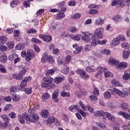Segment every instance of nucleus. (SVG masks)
Listing matches in <instances>:
<instances>
[{"mask_svg": "<svg viewBox=\"0 0 130 130\" xmlns=\"http://www.w3.org/2000/svg\"><path fill=\"white\" fill-rule=\"evenodd\" d=\"M12 77L13 79H15V80H22V78H23L19 73H18V74H13Z\"/></svg>", "mask_w": 130, "mask_h": 130, "instance_id": "obj_30", "label": "nucleus"}, {"mask_svg": "<svg viewBox=\"0 0 130 130\" xmlns=\"http://www.w3.org/2000/svg\"><path fill=\"white\" fill-rule=\"evenodd\" d=\"M31 41L32 42H34V43H41L42 42L41 41L36 38H32Z\"/></svg>", "mask_w": 130, "mask_h": 130, "instance_id": "obj_57", "label": "nucleus"}, {"mask_svg": "<svg viewBox=\"0 0 130 130\" xmlns=\"http://www.w3.org/2000/svg\"><path fill=\"white\" fill-rule=\"evenodd\" d=\"M121 46L122 48H124V49H128L130 48V44L126 42H124L121 44Z\"/></svg>", "mask_w": 130, "mask_h": 130, "instance_id": "obj_33", "label": "nucleus"}, {"mask_svg": "<svg viewBox=\"0 0 130 130\" xmlns=\"http://www.w3.org/2000/svg\"><path fill=\"white\" fill-rule=\"evenodd\" d=\"M34 0H25L23 1V6L24 8H29L30 7V2H33Z\"/></svg>", "mask_w": 130, "mask_h": 130, "instance_id": "obj_29", "label": "nucleus"}, {"mask_svg": "<svg viewBox=\"0 0 130 130\" xmlns=\"http://www.w3.org/2000/svg\"><path fill=\"white\" fill-rule=\"evenodd\" d=\"M11 126V124L9 122H5L4 123H3V125L2 127H5V128H9Z\"/></svg>", "mask_w": 130, "mask_h": 130, "instance_id": "obj_61", "label": "nucleus"}, {"mask_svg": "<svg viewBox=\"0 0 130 130\" xmlns=\"http://www.w3.org/2000/svg\"><path fill=\"white\" fill-rule=\"evenodd\" d=\"M127 67V63L125 62H121L120 64L117 66V69L118 70H123Z\"/></svg>", "mask_w": 130, "mask_h": 130, "instance_id": "obj_19", "label": "nucleus"}, {"mask_svg": "<svg viewBox=\"0 0 130 130\" xmlns=\"http://www.w3.org/2000/svg\"><path fill=\"white\" fill-rule=\"evenodd\" d=\"M41 115L43 118H47L49 115V111L47 109L43 110L41 112Z\"/></svg>", "mask_w": 130, "mask_h": 130, "instance_id": "obj_18", "label": "nucleus"}, {"mask_svg": "<svg viewBox=\"0 0 130 130\" xmlns=\"http://www.w3.org/2000/svg\"><path fill=\"white\" fill-rule=\"evenodd\" d=\"M72 59V56L71 55H67L65 57L64 63L66 64H69L70 62H71V60Z\"/></svg>", "mask_w": 130, "mask_h": 130, "instance_id": "obj_32", "label": "nucleus"}, {"mask_svg": "<svg viewBox=\"0 0 130 130\" xmlns=\"http://www.w3.org/2000/svg\"><path fill=\"white\" fill-rule=\"evenodd\" d=\"M19 35H20V30H15L14 31V37L15 38L19 37Z\"/></svg>", "mask_w": 130, "mask_h": 130, "instance_id": "obj_62", "label": "nucleus"}, {"mask_svg": "<svg viewBox=\"0 0 130 130\" xmlns=\"http://www.w3.org/2000/svg\"><path fill=\"white\" fill-rule=\"evenodd\" d=\"M104 31V29L102 27H99L95 29L94 35L91 36V38H97L98 39H101L103 37L102 33Z\"/></svg>", "mask_w": 130, "mask_h": 130, "instance_id": "obj_4", "label": "nucleus"}, {"mask_svg": "<svg viewBox=\"0 0 130 130\" xmlns=\"http://www.w3.org/2000/svg\"><path fill=\"white\" fill-rule=\"evenodd\" d=\"M9 48H14L15 45L13 42H8L6 43Z\"/></svg>", "mask_w": 130, "mask_h": 130, "instance_id": "obj_51", "label": "nucleus"}, {"mask_svg": "<svg viewBox=\"0 0 130 130\" xmlns=\"http://www.w3.org/2000/svg\"><path fill=\"white\" fill-rule=\"evenodd\" d=\"M25 46L22 44H18L15 47V49L17 50H23Z\"/></svg>", "mask_w": 130, "mask_h": 130, "instance_id": "obj_37", "label": "nucleus"}, {"mask_svg": "<svg viewBox=\"0 0 130 130\" xmlns=\"http://www.w3.org/2000/svg\"><path fill=\"white\" fill-rule=\"evenodd\" d=\"M105 68H102V67H99L97 69L98 72L95 74V77L96 78H98V77H101V75H102V73H104V71L105 70Z\"/></svg>", "mask_w": 130, "mask_h": 130, "instance_id": "obj_14", "label": "nucleus"}, {"mask_svg": "<svg viewBox=\"0 0 130 130\" xmlns=\"http://www.w3.org/2000/svg\"><path fill=\"white\" fill-rule=\"evenodd\" d=\"M101 52L103 54H106V55H109V54H110V50L109 49H104L101 51Z\"/></svg>", "mask_w": 130, "mask_h": 130, "instance_id": "obj_50", "label": "nucleus"}, {"mask_svg": "<svg viewBox=\"0 0 130 130\" xmlns=\"http://www.w3.org/2000/svg\"><path fill=\"white\" fill-rule=\"evenodd\" d=\"M78 104L79 106H80V107L82 108V109H83V110H86V109H87V107L85 106V105H84L83 102L80 101L78 103Z\"/></svg>", "mask_w": 130, "mask_h": 130, "instance_id": "obj_49", "label": "nucleus"}, {"mask_svg": "<svg viewBox=\"0 0 130 130\" xmlns=\"http://www.w3.org/2000/svg\"><path fill=\"white\" fill-rule=\"evenodd\" d=\"M129 78H130V71L129 70H126L122 76V79H124L125 81H127L129 80Z\"/></svg>", "mask_w": 130, "mask_h": 130, "instance_id": "obj_15", "label": "nucleus"}, {"mask_svg": "<svg viewBox=\"0 0 130 130\" xmlns=\"http://www.w3.org/2000/svg\"><path fill=\"white\" fill-rule=\"evenodd\" d=\"M72 18L73 19H75V20H77L78 19H79V18H81V14L79 13H75L74 16H72Z\"/></svg>", "mask_w": 130, "mask_h": 130, "instance_id": "obj_60", "label": "nucleus"}, {"mask_svg": "<svg viewBox=\"0 0 130 130\" xmlns=\"http://www.w3.org/2000/svg\"><path fill=\"white\" fill-rule=\"evenodd\" d=\"M94 115L96 117H102V116H106L107 118H108L109 120H111L112 121H115V117H114L113 115L107 112H105L103 110H100L95 112L94 113Z\"/></svg>", "mask_w": 130, "mask_h": 130, "instance_id": "obj_3", "label": "nucleus"}, {"mask_svg": "<svg viewBox=\"0 0 130 130\" xmlns=\"http://www.w3.org/2000/svg\"><path fill=\"white\" fill-rule=\"evenodd\" d=\"M7 42V37L2 36L0 38V43L1 44H5Z\"/></svg>", "mask_w": 130, "mask_h": 130, "instance_id": "obj_44", "label": "nucleus"}, {"mask_svg": "<svg viewBox=\"0 0 130 130\" xmlns=\"http://www.w3.org/2000/svg\"><path fill=\"white\" fill-rule=\"evenodd\" d=\"M109 63L111 66H117L118 64V62L117 60L114 59H111L109 60Z\"/></svg>", "mask_w": 130, "mask_h": 130, "instance_id": "obj_25", "label": "nucleus"}, {"mask_svg": "<svg viewBox=\"0 0 130 130\" xmlns=\"http://www.w3.org/2000/svg\"><path fill=\"white\" fill-rule=\"evenodd\" d=\"M54 74V70L50 69L47 71L46 73V77H50V76H52V75Z\"/></svg>", "mask_w": 130, "mask_h": 130, "instance_id": "obj_28", "label": "nucleus"}, {"mask_svg": "<svg viewBox=\"0 0 130 130\" xmlns=\"http://www.w3.org/2000/svg\"><path fill=\"white\" fill-rule=\"evenodd\" d=\"M26 71L25 70V69L24 68H22L20 70V72H19V74H20V76H21L23 78V77H24V76L26 75Z\"/></svg>", "mask_w": 130, "mask_h": 130, "instance_id": "obj_56", "label": "nucleus"}, {"mask_svg": "<svg viewBox=\"0 0 130 130\" xmlns=\"http://www.w3.org/2000/svg\"><path fill=\"white\" fill-rule=\"evenodd\" d=\"M43 82L42 83V88L45 89H54L55 84L53 83V78L44 77Z\"/></svg>", "mask_w": 130, "mask_h": 130, "instance_id": "obj_2", "label": "nucleus"}, {"mask_svg": "<svg viewBox=\"0 0 130 130\" xmlns=\"http://www.w3.org/2000/svg\"><path fill=\"white\" fill-rule=\"evenodd\" d=\"M120 41H119V39L118 38H114L111 42L110 45L111 46H117L119 45Z\"/></svg>", "mask_w": 130, "mask_h": 130, "instance_id": "obj_17", "label": "nucleus"}, {"mask_svg": "<svg viewBox=\"0 0 130 130\" xmlns=\"http://www.w3.org/2000/svg\"><path fill=\"white\" fill-rule=\"evenodd\" d=\"M82 49L83 47L81 46L76 48V50L74 51V54H78V53H80V52H81V50H82Z\"/></svg>", "mask_w": 130, "mask_h": 130, "instance_id": "obj_45", "label": "nucleus"}, {"mask_svg": "<svg viewBox=\"0 0 130 130\" xmlns=\"http://www.w3.org/2000/svg\"><path fill=\"white\" fill-rule=\"evenodd\" d=\"M104 97L105 99H109V98H111V93L109 91H107L104 93Z\"/></svg>", "mask_w": 130, "mask_h": 130, "instance_id": "obj_38", "label": "nucleus"}, {"mask_svg": "<svg viewBox=\"0 0 130 130\" xmlns=\"http://www.w3.org/2000/svg\"><path fill=\"white\" fill-rule=\"evenodd\" d=\"M48 62H49L50 63H54L55 60L54 58L52 56H49L48 59Z\"/></svg>", "mask_w": 130, "mask_h": 130, "instance_id": "obj_59", "label": "nucleus"}, {"mask_svg": "<svg viewBox=\"0 0 130 130\" xmlns=\"http://www.w3.org/2000/svg\"><path fill=\"white\" fill-rule=\"evenodd\" d=\"M107 71V69H105L104 74L105 77L106 78H111V77H113V74H112V73Z\"/></svg>", "mask_w": 130, "mask_h": 130, "instance_id": "obj_23", "label": "nucleus"}, {"mask_svg": "<svg viewBox=\"0 0 130 130\" xmlns=\"http://www.w3.org/2000/svg\"><path fill=\"white\" fill-rule=\"evenodd\" d=\"M93 40L91 42V45L92 46H96V45L98 44H101V45H103L104 44H106V40H104L103 41H100L99 39L96 38H92Z\"/></svg>", "mask_w": 130, "mask_h": 130, "instance_id": "obj_7", "label": "nucleus"}, {"mask_svg": "<svg viewBox=\"0 0 130 130\" xmlns=\"http://www.w3.org/2000/svg\"><path fill=\"white\" fill-rule=\"evenodd\" d=\"M89 75L85 72L84 73L83 75L81 77L83 80H88L89 79Z\"/></svg>", "mask_w": 130, "mask_h": 130, "instance_id": "obj_58", "label": "nucleus"}, {"mask_svg": "<svg viewBox=\"0 0 130 130\" xmlns=\"http://www.w3.org/2000/svg\"><path fill=\"white\" fill-rule=\"evenodd\" d=\"M8 60V57L6 55H3L0 57V62L2 63H6Z\"/></svg>", "mask_w": 130, "mask_h": 130, "instance_id": "obj_36", "label": "nucleus"}, {"mask_svg": "<svg viewBox=\"0 0 130 130\" xmlns=\"http://www.w3.org/2000/svg\"><path fill=\"white\" fill-rule=\"evenodd\" d=\"M89 98L91 101H97L98 98L94 95L89 96Z\"/></svg>", "mask_w": 130, "mask_h": 130, "instance_id": "obj_63", "label": "nucleus"}, {"mask_svg": "<svg viewBox=\"0 0 130 130\" xmlns=\"http://www.w3.org/2000/svg\"><path fill=\"white\" fill-rule=\"evenodd\" d=\"M9 116L11 118H16V113L14 112H11L9 113Z\"/></svg>", "mask_w": 130, "mask_h": 130, "instance_id": "obj_64", "label": "nucleus"}, {"mask_svg": "<svg viewBox=\"0 0 130 130\" xmlns=\"http://www.w3.org/2000/svg\"><path fill=\"white\" fill-rule=\"evenodd\" d=\"M1 118H2L3 119V120H4V121L5 122H10V118L6 114L2 115H1Z\"/></svg>", "mask_w": 130, "mask_h": 130, "instance_id": "obj_40", "label": "nucleus"}, {"mask_svg": "<svg viewBox=\"0 0 130 130\" xmlns=\"http://www.w3.org/2000/svg\"><path fill=\"white\" fill-rule=\"evenodd\" d=\"M19 4H20V2H19L18 0L13 1L10 3V7H11V8H15V7H17Z\"/></svg>", "mask_w": 130, "mask_h": 130, "instance_id": "obj_26", "label": "nucleus"}, {"mask_svg": "<svg viewBox=\"0 0 130 130\" xmlns=\"http://www.w3.org/2000/svg\"><path fill=\"white\" fill-rule=\"evenodd\" d=\"M109 90L112 95H114L115 94H117L120 97H125V94L124 93L122 92V91L116 89V88H114L113 89H110Z\"/></svg>", "mask_w": 130, "mask_h": 130, "instance_id": "obj_9", "label": "nucleus"}, {"mask_svg": "<svg viewBox=\"0 0 130 130\" xmlns=\"http://www.w3.org/2000/svg\"><path fill=\"white\" fill-rule=\"evenodd\" d=\"M39 38L47 43H49V42L52 41V37L50 35L40 34L39 35Z\"/></svg>", "mask_w": 130, "mask_h": 130, "instance_id": "obj_8", "label": "nucleus"}, {"mask_svg": "<svg viewBox=\"0 0 130 130\" xmlns=\"http://www.w3.org/2000/svg\"><path fill=\"white\" fill-rule=\"evenodd\" d=\"M119 115H122V116L125 118V119H127V120H130V114L126 113L125 112L119 111L118 113Z\"/></svg>", "mask_w": 130, "mask_h": 130, "instance_id": "obj_13", "label": "nucleus"}, {"mask_svg": "<svg viewBox=\"0 0 130 130\" xmlns=\"http://www.w3.org/2000/svg\"><path fill=\"white\" fill-rule=\"evenodd\" d=\"M55 120V118L54 116H51L47 120V123H53V122H54Z\"/></svg>", "mask_w": 130, "mask_h": 130, "instance_id": "obj_39", "label": "nucleus"}, {"mask_svg": "<svg viewBox=\"0 0 130 130\" xmlns=\"http://www.w3.org/2000/svg\"><path fill=\"white\" fill-rule=\"evenodd\" d=\"M113 21L114 22H122V17L119 15H115L112 18Z\"/></svg>", "mask_w": 130, "mask_h": 130, "instance_id": "obj_21", "label": "nucleus"}, {"mask_svg": "<svg viewBox=\"0 0 130 130\" xmlns=\"http://www.w3.org/2000/svg\"><path fill=\"white\" fill-rule=\"evenodd\" d=\"M25 118H26L24 117V116H23V114H22V115H19L18 116V120H19V122L20 123H22V124L25 123Z\"/></svg>", "mask_w": 130, "mask_h": 130, "instance_id": "obj_31", "label": "nucleus"}, {"mask_svg": "<svg viewBox=\"0 0 130 130\" xmlns=\"http://www.w3.org/2000/svg\"><path fill=\"white\" fill-rule=\"evenodd\" d=\"M8 50V47H7L5 45H2L0 46V51L2 52H5V51H7Z\"/></svg>", "mask_w": 130, "mask_h": 130, "instance_id": "obj_55", "label": "nucleus"}, {"mask_svg": "<svg viewBox=\"0 0 130 130\" xmlns=\"http://www.w3.org/2000/svg\"><path fill=\"white\" fill-rule=\"evenodd\" d=\"M84 35H82V40L88 42L90 41V37H91V34L89 32H83Z\"/></svg>", "mask_w": 130, "mask_h": 130, "instance_id": "obj_12", "label": "nucleus"}, {"mask_svg": "<svg viewBox=\"0 0 130 130\" xmlns=\"http://www.w3.org/2000/svg\"><path fill=\"white\" fill-rule=\"evenodd\" d=\"M28 113H29V115L26 113H23V116L25 118L27 124H30L31 123H36L39 120V115L36 113L35 109L30 108L28 110Z\"/></svg>", "mask_w": 130, "mask_h": 130, "instance_id": "obj_1", "label": "nucleus"}, {"mask_svg": "<svg viewBox=\"0 0 130 130\" xmlns=\"http://www.w3.org/2000/svg\"><path fill=\"white\" fill-rule=\"evenodd\" d=\"M61 96H62V97H71V94L68 92H66V91H62V92H61Z\"/></svg>", "mask_w": 130, "mask_h": 130, "instance_id": "obj_46", "label": "nucleus"}, {"mask_svg": "<svg viewBox=\"0 0 130 130\" xmlns=\"http://www.w3.org/2000/svg\"><path fill=\"white\" fill-rule=\"evenodd\" d=\"M20 99L21 97H20V95L18 94L13 95V101H14V102H18V101H20Z\"/></svg>", "mask_w": 130, "mask_h": 130, "instance_id": "obj_42", "label": "nucleus"}, {"mask_svg": "<svg viewBox=\"0 0 130 130\" xmlns=\"http://www.w3.org/2000/svg\"><path fill=\"white\" fill-rule=\"evenodd\" d=\"M86 72H88V73H93L94 72H96V69H93L90 67H88L86 69Z\"/></svg>", "mask_w": 130, "mask_h": 130, "instance_id": "obj_54", "label": "nucleus"}, {"mask_svg": "<svg viewBox=\"0 0 130 130\" xmlns=\"http://www.w3.org/2000/svg\"><path fill=\"white\" fill-rule=\"evenodd\" d=\"M86 71L83 70V69H78L77 70V73L78 75H80L81 76V77L82 76V75H83V74L84 73H85Z\"/></svg>", "mask_w": 130, "mask_h": 130, "instance_id": "obj_53", "label": "nucleus"}, {"mask_svg": "<svg viewBox=\"0 0 130 130\" xmlns=\"http://www.w3.org/2000/svg\"><path fill=\"white\" fill-rule=\"evenodd\" d=\"M104 23V20L102 19L101 17H98L95 20V25L100 26Z\"/></svg>", "mask_w": 130, "mask_h": 130, "instance_id": "obj_22", "label": "nucleus"}, {"mask_svg": "<svg viewBox=\"0 0 130 130\" xmlns=\"http://www.w3.org/2000/svg\"><path fill=\"white\" fill-rule=\"evenodd\" d=\"M69 71L70 68H69V67L65 66L64 69L61 71V73H62V74H65L66 75L68 74V73H69Z\"/></svg>", "mask_w": 130, "mask_h": 130, "instance_id": "obj_48", "label": "nucleus"}, {"mask_svg": "<svg viewBox=\"0 0 130 130\" xmlns=\"http://www.w3.org/2000/svg\"><path fill=\"white\" fill-rule=\"evenodd\" d=\"M69 110L72 112H76V111H77H77H78V112L81 114L82 116H83V117H86V116H87V115H88V113L84 112L81 109H78V107L75 105H72L71 106H70L69 108Z\"/></svg>", "mask_w": 130, "mask_h": 130, "instance_id": "obj_5", "label": "nucleus"}, {"mask_svg": "<svg viewBox=\"0 0 130 130\" xmlns=\"http://www.w3.org/2000/svg\"><path fill=\"white\" fill-rule=\"evenodd\" d=\"M58 93H59V90L56 89L54 91L52 94V98L54 101H56V102H57V101H58V100H57Z\"/></svg>", "mask_w": 130, "mask_h": 130, "instance_id": "obj_20", "label": "nucleus"}, {"mask_svg": "<svg viewBox=\"0 0 130 130\" xmlns=\"http://www.w3.org/2000/svg\"><path fill=\"white\" fill-rule=\"evenodd\" d=\"M49 57V56H48L46 54H44L42 58V62L44 63V62L48 61Z\"/></svg>", "mask_w": 130, "mask_h": 130, "instance_id": "obj_35", "label": "nucleus"}, {"mask_svg": "<svg viewBox=\"0 0 130 130\" xmlns=\"http://www.w3.org/2000/svg\"><path fill=\"white\" fill-rule=\"evenodd\" d=\"M123 58L127 59L129 56V54H128V52L127 51H123L122 54Z\"/></svg>", "mask_w": 130, "mask_h": 130, "instance_id": "obj_52", "label": "nucleus"}, {"mask_svg": "<svg viewBox=\"0 0 130 130\" xmlns=\"http://www.w3.org/2000/svg\"><path fill=\"white\" fill-rule=\"evenodd\" d=\"M120 107L123 110H125V111H127V110L128 109V108L129 107L128 106V105L125 103H123L121 104Z\"/></svg>", "mask_w": 130, "mask_h": 130, "instance_id": "obj_43", "label": "nucleus"}, {"mask_svg": "<svg viewBox=\"0 0 130 130\" xmlns=\"http://www.w3.org/2000/svg\"><path fill=\"white\" fill-rule=\"evenodd\" d=\"M35 57V53L32 50H27V55L25 57L26 61H30L32 58Z\"/></svg>", "mask_w": 130, "mask_h": 130, "instance_id": "obj_10", "label": "nucleus"}, {"mask_svg": "<svg viewBox=\"0 0 130 130\" xmlns=\"http://www.w3.org/2000/svg\"><path fill=\"white\" fill-rule=\"evenodd\" d=\"M111 84H112L114 87H122V84L121 83L115 79L112 80L111 81Z\"/></svg>", "mask_w": 130, "mask_h": 130, "instance_id": "obj_16", "label": "nucleus"}, {"mask_svg": "<svg viewBox=\"0 0 130 130\" xmlns=\"http://www.w3.org/2000/svg\"><path fill=\"white\" fill-rule=\"evenodd\" d=\"M0 72L2 73V74H6V73H7V69H6V67L4 66V65L1 63H0Z\"/></svg>", "mask_w": 130, "mask_h": 130, "instance_id": "obj_41", "label": "nucleus"}, {"mask_svg": "<svg viewBox=\"0 0 130 130\" xmlns=\"http://www.w3.org/2000/svg\"><path fill=\"white\" fill-rule=\"evenodd\" d=\"M64 17H66V14L61 12H59L56 17V20H61V19H63Z\"/></svg>", "mask_w": 130, "mask_h": 130, "instance_id": "obj_27", "label": "nucleus"}, {"mask_svg": "<svg viewBox=\"0 0 130 130\" xmlns=\"http://www.w3.org/2000/svg\"><path fill=\"white\" fill-rule=\"evenodd\" d=\"M64 80V77H56L54 79V82L56 84H60Z\"/></svg>", "mask_w": 130, "mask_h": 130, "instance_id": "obj_24", "label": "nucleus"}, {"mask_svg": "<svg viewBox=\"0 0 130 130\" xmlns=\"http://www.w3.org/2000/svg\"><path fill=\"white\" fill-rule=\"evenodd\" d=\"M31 80L32 77L30 76L25 77V78L21 82L20 88H18V90L19 91H24V89H25L24 87H26L28 82H29V81H31Z\"/></svg>", "mask_w": 130, "mask_h": 130, "instance_id": "obj_6", "label": "nucleus"}, {"mask_svg": "<svg viewBox=\"0 0 130 130\" xmlns=\"http://www.w3.org/2000/svg\"><path fill=\"white\" fill-rule=\"evenodd\" d=\"M116 5L119 6V7H121V8H123V7L125 6V3L123 0H115L111 3V6H116Z\"/></svg>", "mask_w": 130, "mask_h": 130, "instance_id": "obj_11", "label": "nucleus"}, {"mask_svg": "<svg viewBox=\"0 0 130 130\" xmlns=\"http://www.w3.org/2000/svg\"><path fill=\"white\" fill-rule=\"evenodd\" d=\"M42 98L43 100H47L50 98V94H49L48 92L44 93L42 96Z\"/></svg>", "mask_w": 130, "mask_h": 130, "instance_id": "obj_34", "label": "nucleus"}, {"mask_svg": "<svg viewBox=\"0 0 130 130\" xmlns=\"http://www.w3.org/2000/svg\"><path fill=\"white\" fill-rule=\"evenodd\" d=\"M23 91H25L26 94L29 95V94H31L32 93V87H28L27 88H24Z\"/></svg>", "mask_w": 130, "mask_h": 130, "instance_id": "obj_47", "label": "nucleus"}]
</instances>
